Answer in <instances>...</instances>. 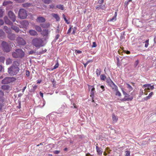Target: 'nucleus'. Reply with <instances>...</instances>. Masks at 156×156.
Masks as SVG:
<instances>
[{"label": "nucleus", "instance_id": "f257e3e1", "mask_svg": "<svg viewBox=\"0 0 156 156\" xmlns=\"http://www.w3.org/2000/svg\"><path fill=\"white\" fill-rule=\"evenodd\" d=\"M19 63L17 61L13 62L12 65L8 69V72L9 75L13 76L16 75L19 72Z\"/></svg>", "mask_w": 156, "mask_h": 156}, {"label": "nucleus", "instance_id": "f03ea898", "mask_svg": "<svg viewBox=\"0 0 156 156\" xmlns=\"http://www.w3.org/2000/svg\"><path fill=\"white\" fill-rule=\"evenodd\" d=\"M25 52L20 48H18L15 50V51L12 52V56L14 58H22L24 57Z\"/></svg>", "mask_w": 156, "mask_h": 156}, {"label": "nucleus", "instance_id": "7ed1b4c3", "mask_svg": "<svg viewBox=\"0 0 156 156\" xmlns=\"http://www.w3.org/2000/svg\"><path fill=\"white\" fill-rule=\"evenodd\" d=\"M43 41L40 38H35L32 41V44L34 46L37 48H40L43 46Z\"/></svg>", "mask_w": 156, "mask_h": 156}, {"label": "nucleus", "instance_id": "20e7f679", "mask_svg": "<svg viewBox=\"0 0 156 156\" xmlns=\"http://www.w3.org/2000/svg\"><path fill=\"white\" fill-rule=\"evenodd\" d=\"M18 16L20 19H24L27 16V12L24 9H20L19 12Z\"/></svg>", "mask_w": 156, "mask_h": 156}, {"label": "nucleus", "instance_id": "39448f33", "mask_svg": "<svg viewBox=\"0 0 156 156\" xmlns=\"http://www.w3.org/2000/svg\"><path fill=\"white\" fill-rule=\"evenodd\" d=\"M2 50L4 51L9 52L11 50V48L7 42L3 41L2 43Z\"/></svg>", "mask_w": 156, "mask_h": 156}, {"label": "nucleus", "instance_id": "423d86ee", "mask_svg": "<svg viewBox=\"0 0 156 156\" xmlns=\"http://www.w3.org/2000/svg\"><path fill=\"white\" fill-rule=\"evenodd\" d=\"M16 80V79L15 77H5L2 80V84L9 83L14 81Z\"/></svg>", "mask_w": 156, "mask_h": 156}, {"label": "nucleus", "instance_id": "0eeeda50", "mask_svg": "<svg viewBox=\"0 0 156 156\" xmlns=\"http://www.w3.org/2000/svg\"><path fill=\"white\" fill-rule=\"evenodd\" d=\"M16 41L18 44L20 45H24L26 43L25 40L21 37H17Z\"/></svg>", "mask_w": 156, "mask_h": 156}, {"label": "nucleus", "instance_id": "6e6552de", "mask_svg": "<svg viewBox=\"0 0 156 156\" xmlns=\"http://www.w3.org/2000/svg\"><path fill=\"white\" fill-rule=\"evenodd\" d=\"M8 16L10 19L13 22H15L16 19V16L12 11H9L8 12Z\"/></svg>", "mask_w": 156, "mask_h": 156}, {"label": "nucleus", "instance_id": "1a4fd4ad", "mask_svg": "<svg viewBox=\"0 0 156 156\" xmlns=\"http://www.w3.org/2000/svg\"><path fill=\"white\" fill-rule=\"evenodd\" d=\"M123 94L124 95V97L123 99V100L131 101L133 99V98L132 96L130 97V95H129L126 92L124 91L123 90Z\"/></svg>", "mask_w": 156, "mask_h": 156}, {"label": "nucleus", "instance_id": "9d476101", "mask_svg": "<svg viewBox=\"0 0 156 156\" xmlns=\"http://www.w3.org/2000/svg\"><path fill=\"white\" fill-rule=\"evenodd\" d=\"M150 83L144 84L143 85V87L145 88V92L144 93L145 94H146V95L147 94V92H150L149 90H150Z\"/></svg>", "mask_w": 156, "mask_h": 156}, {"label": "nucleus", "instance_id": "9b49d317", "mask_svg": "<svg viewBox=\"0 0 156 156\" xmlns=\"http://www.w3.org/2000/svg\"><path fill=\"white\" fill-rule=\"evenodd\" d=\"M41 34L43 37H48L49 34V31L48 29H43L41 33Z\"/></svg>", "mask_w": 156, "mask_h": 156}, {"label": "nucleus", "instance_id": "f8f14e48", "mask_svg": "<svg viewBox=\"0 0 156 156\" xmlns=\"http://www.w3.org/2000/svg\"><path fill=\"white\" fill-rule=\"evenodd\" d=\"M7 37L11 40H15L16 37L15 34L12 33V32L10 33L9 34L7 35Z\"/></svg>", "mask_w": 156, "mask_h": 156}, {"label": "nucleus", "instance_id": "ddd939ff", "mask_svg": "<svg viewBox=\"0 0 156 156\" xmlns=\"http://www.w3.org/2000/svg\"><path fill=\"white\" fill-rule=\"evenodd\" d=\"M4 20L5 21V23L6 24H9V25H10L12 26V24H13L12 22H11V21L9 20L7 16H5V17H4Z\"/></svg>", "mask_w": 156, "mask_h": 156}, {"label": "nucleus", "instance_id": "4468645a", "mask_svg": "<svg viewBox=\"0 0 156 156\" xmlns=\"http://www.w3.org/2000/svg\"><path fill=\"white\" fill-rule=\"evenodd\" d=\"M21 24L22 26V27L26 28L28 26L29 23L27 21L24 20L21 22Z\"/></svg>", "mask_w": 156, "mask_h": 156}, {"label": "nucleus", "instance_id": "2eb2a0df", "mask_svg": "<svg viewBox=\"0 0 156 156\" xmlns=\"http://www.w3.org/2000/svg\"><path fill=\"white\" fill-rule=\"evenodd\" d=\"M96 151L98 155H102L103 153V150L101 148H99L98 146H96Z\"/></svg>", "mask_w": 156, "mask_h": 156}, {"label": "nucleus", "instance_id": "dca6fc26", "mask_svg": "<svg viewBox=\"0 0 156 156\" xmlns=\"http://www.w3.org/2000/svg\"><path fill=\"white\" fill-rule=\"evenodd\" d=\"M29 33L31 36H37L38 34L36 30H30L29 31Z\"/></svg>", "mask_w": 156, "mask_h": 156}, {"label": "nucleus", "instance_id": "f3484780", "mask_svg": "<svg viewBox=\"0 0 156 156\" xmlns=\"http://www.w3.org/2000/svg\"><path fill=\"white\" fill-rule=\"evenodd\" d=\"M49 23H45L41 24L40 26L41 27L43 28H47L50 27Z\"/></svg>", "mask_w": 156, "mask_h": 156}, {"label": "nucleus", "instance_id": "a211bd4d", "mask_svg": "<svg viewBox=\"0 0 156 156\" xmlns=\"http://www.w3.org/2000/svg\"><path fill=\"white\" fill-rule=\"evenodd\" d=\"M96 9L98 10H100V9H103V10H104L106 9L104 5H97L96 6Z\"/></svg>", "mask_w": 156, "mask_h": 156}, {"label": "nucleus", "instance_id": "6ab92c4d", "mask_svg": "<svg viewBox=\"0 0 156 156\" xmlns=\"http://www.w3.org/2000/svg\"><path fill=\"white\" fill-rule=\"evenodd\" d=\"M4 30L6 32L8 35L10 33L12 32V30L10 28H8L7 26H5L4 27Z\"/></svg>", "mask_w": 156, "mask_h": 156}, {"label": "nucleus", "instance_id": "aec40b11", "mask_svg": "<svg viewBox=\"0 0 156 156\" xmlns=\"http://www.w3.org/2000/svg\"><path fill=\"white\" fill-rule=\"evenodd\" d=\"M11 28L15 30V32L16 33H18L20 30L19 27L16 26H13V25L11 26Z\"/></svg>", "mask_w": 156, "mask_h": 156}, {"label": "nucleus", "instance_id": "412c9836", "mask_svg": "<svg viewBox=\"0 0 156 156\" xmlns=\"http://www.w3.org/2000/svg\"><path fill=\"white\" fill-rule=\"evenodd\" d=\"M52 16L55 18L56 21H59L60 20V18L58 16V15L57 14H56V13H52L51 14Z\"/></svg>", "mask_w": 156, "mask_h": 156}, {"label": "nucleus", "instance_id": "4be33fe9", "mask_svg": "<svg viewBox=\"0 0 156 156\" xmlns=\"http://www.w3.org/2000/svg\"><path fill=\"white\" fill-rule=\"evenodd\" d=\"M37 21L39 22H44L46 20L43 17H38L37 19Z\"/></svg>", "mask_w": 156, "mask_h": 156}, {"label": "nucleus", "instance_id": "5701e85b", "mask_svg": "<svg viewBox=\"0 0 156 156\" xmlns=\"http://www.w3.org/2000/svg\"><path fill=\"white\" fill-rule=\"evenodd\" d=\"M125 84L126 85V88L128 89V92H131V91L133 90V88L128 83H126Z\"/></svg>", "mask_w": 156, "mask_h": 156}, {"label": "nucleus", "instance_id": "b1692460", "mask_svg": "<svg viewBox=\"0 0 156 156\" xmlns=\"http://www.w3.org/2000/svg\"><path fill=\"white\" fill-rule=\"evenodd\" d=\"M34 27L35 29H36L37 31L39 32H41L42 30L40 26L36 25L34 26Z\"/></svg>", "mask_w": 156, "mask_h": 156}, {"label": "nucleus", "instance_id": "393cba45", "mask_svg": "<svg viewBox=\"0 0 156 156\" xmlns=\"http://www.w3.org/2000/svg\"><path fill=\"white\" fill-rule=\"evenodd\" d=\"M95 90V88L93 87L91 90L90 96L92 98L94 97V91Z\"/></svg>", "mask_w": 156, "mask_h": 156}, {"label": "nucleus", "instance_id": "a878e982", "mask_svg": "<svg viewBox=\"0 0 156 156\" xmlns=\"http://www.w3.org/2000/svg\"><path fill=\"white\" fill-rule=\"evenodd\" d=\"M101 70L100 68L97 69L96 71V73L97 76H99L101 74Z\"/></svg>", "mask_w": 156, "mask_h": 156}, {"label": "nucleus", "instance_id": "bb28decb", "mask_svg": "<svg viewBox=\"0 0 156 156\" xmlns=\"http://www.w3.org/2000/svg\"><path fill=\"white\" fill-rule=\"evenodd\" d=\"M111 87L114 91H115V90H117V86L113 82H112Z\"/></svg>", "mask_w": 156, "mask_h": 156}, {"label": "nucleus", "instance_id": "cd10ccee", "mask_svg": "<svg viewBox=\"0 0 156 156\" xmlns=\"http://www.w3.org/2000/svg\"><path fill=\"white\" fill-rule=\"evenodd\" d=\"M12 59L10 58H8L6 59V64L7 65H8L12 63Z\"/></svg>", "mask_w": 156, "mask_h": 156}, {"label": "nucleus", "instance_id": "c85d7f7f", "mask_svg": "<svg viewBox=\"0 0 156 156\" xmlns=\"http://www.w3.org/2000/svg\"><path fill=\"white\" fill-rule=\"evenodd\" d=\"M31 4L29 3H26L22 4L23 7L26 8H27V7H29V6H31Z\"/></svg>", "mask_w": 156, "mask_h": 156}, {"label": "nucleus", "instance_id": "c756f323", "mask_svg": "<svg viewBox=\"0 0 156 156\" xmlns=\"http://www.w3.org/2000/svg\"><path fill=\"white\" fill-rule=\"evenodd\" d=\"M107 83L109 85L110 87H111L112 86V84L113 82L112 80L110 79H108L107 81Z\"/></svg>", "mask_w": 156, "mask_h": 156}, {"label": "nucleus", "instance_id": "7c9ffc66", "mask_svg": "<svg viewBox=\"0 0 156 156\" xmlns=\"http://www.w3.org/2000/svg\"><path fill=\"white\" fill-rule=\"evenodd\" d=\"M115 92H116L115 94L117 96H119V97H120L121 96V95H122L121 94V93H120V92L119 91L118 89V87L117 86V90H115Z\"/></svg>", "mask_w": 156, "mask_h": 156}, {"label": "nucleus", "instance_id": "2f4dec72", "mask_svg": "<svg viewBox=\"0 0 156 156\" xmlns=\"http://www.w3.org/2000/svg\"><path fill=\"white\" fill-rule=\"evenodd\" d=\"M57 8L61 9V10H63L64 9V7L63 5H56Z\"/></svg>", "mask_w": 156, "mask_h": 156}, {"label": "nucleus", "instance_id": "473e14b6", "mask_svg": "<svg viewBox=\"0 0 156 156\" xmlns=\"http://www.w3.org/2000/svg\"><path fill=\"white\" fill-rule=\"evenodd\" d=\"M112 119L114 122H116L118 120V118L116 117L114 114H113L112 115Z\"/></svg>", "mask_w": 156, "mask_h": 156}, {"label": "nucleus", "instance_id": "72a5a7b5", "mask_svg": "<svg viewBox=\"0 0 156 156\" xmlns=\"http://www.w3.org/2000/svg\"><path fill=\"white\" fill-rule=\"evenodd\" d=\"M100 79L102 80H105L106 78V77L104 74H101L100 76Z\"/></svg>", "mask_w": 156, "mask_h": 156}, {"label": "nucleus", "instance_id": "f704fd0d", "mask_svg": "<svg viewBox=\"0 0 156 156\" xmlns=\"http://www.w3.org/2000/svg\"><path fill=\"white\" fill-rule=\"evenodd\" d=\"M9 88V86L8 85H3L2 86V89L4 90H8Z\"/></svg>", "mask_w": 156, "mask_h": 156}, {"label": "nucleus", "instance_id": "c9c22d12", "mask_svg": "<svg viewBox=\"0 0 156 156\" xmlns=\"http://www.w3.org/2000/svg\"><path fill=\"white\" fill-rule=\"evenodd\" d=\"M5 36V33L2 30L0 29V37H4Z\"/></svg>", "mask_w": 156, "mask_h": 156}, {"label": "nucleus", "instance_id": "e433bc0d", "mask_svg": "<svg viewBox=\"0 0 156 156\" xmlns=\"http://www.w3.org/2000/svg\"><path fill=\"white\" fill-rule=\"evenodd\" d=\"M5 60V58L4 57H0V62L4 63Z\"/></svg>", "mask_w": 156, "mask_h": 156}, {"label": "nucleus", "instance_id": "4c0bfd02", "mask_svg": "<svg viewBox=\"0 0 156 156\" xmlns=\"http://www.w3.org/2000/svg\"><path fill=\"white\" fill-rule=\"evenodd\" d=\"M125 152L126 153L125 156H130L131 152L129 151H126Z\"/></svg>", "mask_w": 156, "mask_h": 156}, {"label": "nucleus", "instance_id": "58836bf2", "mask_svg": "<svg viewBox=\"0 0 156 156\" xmlns=\"http://www.w3.org/2000/svg\"><path fill=\"white\" fill-rule=\"evenodd\" d=\"M44 3L47 4H49L50 3L51 1L50 0H42Z\"/></svg>", "mask_w": 156, "mask_h": 156}, {"label": "nucleus", "instance_id": "ea45409f", "mask_svg": "<svg viewBox=\"0 0 156 156\" xmlns=\"http://www.w3.org/2000/svg\"><path fill=\"white\" fill-rule=\"evenodd\" d=\"M116 18L115 16L112 18L111 19H110V20H108V21H109V22H111V21H116Z\"/></svg>", "mask_w": 156, "mask_h": 156}, {"label": "nucleus", "instance_id": "a19ab883", "mask_svg": "<svg viewBox=\"0 0 156 156\" xmlns=\"http://www.w3.org/2000/svg\"><path fill=\"white\" fill-rule=\"evenodd\" d=\"M4 11L2 9H0V17H2Z\"/></svg>", "mask_w": 156, "mask_h": 156}, {"label": "nucleus", "instance_id": "79ce46f5", "mask_svg": "<svg viewBox=\"0 0 156 156\" xmlns=\"http://www.w3.org/2000/svg\"><path fill=\"white\" fill-rule=\"evenodd\" d=\"M51 81L53 84V85H55L56 84V81L54 79H51Z\"/></svg>", "mask_w": 156, "mask_h": 156}, {"label": "nucleus", "instance_id": "37998d69", "mask_svg": "<svg viewBox=\"0 0 156 156\" xmlns=\"http://www.w3.org/2000/svg\"><path fill=\"white\" fill-rule=\"evenodd\" d=\"M149 39H148V40H146V41H145V46L146 47H148V44H149Z\"/></svg>", "mask_w": 156, "mask_h": 156}, {"label": "nucleus", "instance_id": "c03bdc74", "mask_svg": "<svg viewBox=\"0 0 156 156\" xmlns=\"http://www.w3.org/2000/svg\"><path fill=\"white\" fill-rule=\"evenodd\" d=\"M4 95V93L1 90H0V98H2Z\"/></svg>", "mask_w": 156, "mask_h": 156}, {"label": "nucleus", "instance_id": "a18cd8bd", "mask_svg": "<svg viewBox=\"0 0 156 156\" xmlns=\"http://www.w3.org/2000/svg\"><path fill=\"white\" fill-rule=\"evenodd\" d=\"M139 63V61L138 60H136V61H135L134 63V66L135 67L137 66V65H138V64Z\"/></svg>", "mask_w": 156, "mask_h": 156}, {"label": "nucleus", "instance_id": "49530a36", "mask_svg": "<svg viewBox=\"0 0 156 156\" xmlns=\"http://www.w3.org/2000/svg\"><path fill=\"white\" fill-rule=\"evenodd\" d=\"M60 152V151L58 150H55L53 152V153L54 154H59Z\"/></svg>", "mask_w": 156, "mask_h": 156}, {"label": "nucleus", "instance_id": "de8ad7c7", "mask_svg": "<svg viewBox=\"0 0 156 156\" xmlns=\"http://www.w3.org/2000/svg\"><path fill=\"white\" fill-rule=\"evenodd\" d=\"M97 46V44L95 42H93V44L92 45V47L93 48L94 47H96Z\"/></svg>", "mask_w": 156, "mask_h": 156}, {"label": "nucleus", "instance_id": "09e8293b", "mask_svg": "<svg viewBox=\"0 0 156 156\" xmlns=\"http://www.w3.org/2000/svg\"><path fill=\"white\" fill-rule=\"evenodd\" d=\"M58 66H59V64H58V62H57L55 64V66H54V69H56V68H58Z\"/></svg>", "mask_w": 156, "mask_h": 156}, {"label": "nucleus", "instance_id": "8fccbe9b", "mask_svg": "<svg viewBox=\"0 0 156 156\" xmlns=\"http://www.w3.org/2000/svg\"><path fill=\"white\" fill-rule=\"evenodd\" d=\"M26 75L27 76H29L30 74V72L29 71L26 70Z\"/></svg>", "mask_w": 156, "mask_h": 156}, {"label": "nucleus", "instance_id": "3c124183", "mask_svg": "<svg viewBox=\"0 0 156 156\" xmlns=\"http://www.w3.org/2000/svg\"><path fill=\"white\" fill-rule=\"evenodd\" d=\"M37 88V86L35 85H33V88L34 91V90H36Z\"/></svg>", "mask_w": 156, "mask_h": 156}, {"label": "nucleus", "instance_id": "603ef678", "mask_svg": "<svg viewBox=\"0 0 156 156\" xmlns=\"http://www.w3.org/2000/svg\"><path fill=\"white\" fill-rule=\"evenodd\" d=\"M35 52L34 51L31 50L29 52V55H32V54H34Z\"/></svg>", "mask_w": 156, "mask_h": 156}, {"label": "nucleus", "instance_id": "864d4df0", "mask_svg": "<svg viewBox=\"0 0 156 156\" xmlns=\"http://www.w3.org/2000/svg\"><path fill=\"white\" fill-rule=\"evenodd\" d=\"M62 16L64 19V20H65V21H66V22H67L68 20L65 15L64 14H62Z\"/></svg>", "mask_w": 156, "mask_h": 156}, {"label": "nucleus", "instance_id": "5fc2aeb1", "mask_svg": "<svg viewBox=\"0 0 156 156\" xmlns=\"http://www.w3.org/2000/svg\"><path fill=\"white\" fill-rule=\"evenodd\" d=\"M9 2H4L3 3V5H4V6H5V5H8V4H9Z\"/></svg>", "mask_w": 156, "mask_h": 156}, {"label": "nucleus", "instance_id": "6e6d98bb", "mask_svg": "<svg viewBox=\"0 0 156 156\" xmlns=\"http://www.w3.org/2000/svg\"><path fill=\"white\" fill-rule=\"evenodd\" d=\"M4 24V22L2 20H0V25H3Z\"/></svg>", "mask_w": 156, "mask_h": 156}, {"label": "nucleus", "instance_id": "4d7b16f0", "mask_svg": "<svg viewBox=\"0 0 156 156\" xmlns=\"http://www.w3.org/2000/svg\"><path fill=\"white\" fill-rule=\"evenodd\" d=\"M14 0L16 1V2H20H20H24L25 0Z\"/></svg>", "mask_w": 156, "mask_h": 156}, {"label": "nucleus", "instance_id": "13d9d810", "mask_svg": "<svg viewBox=\"0 0 156 156\" xmlns=\"http://www.w3.org/2000/svg\"><path fill=\"white\" fill-rule=\"evenodd\" d=\"M153 94V92H151L150 93H149V94L148 95V96H149V99L152 96Z\"/></svg>", "mask_w": 156, "mask_h": 156}, {"label": "nucleus", "instance_id": "bf43d9fd", "mask_svg": "<svg viewBox=\"0 0 156 156\" xmlns=\"http://www.w3.org/2000/svg\"><path fill=\"white\" fill-rule=\"evenodd\" d=\"M49 6L50 8H54L55 7L54 5H50Z\"/></svg>", "mask_w": 156, "mask_h": 156}, {"label": "nucleus", "instance_id": "052dcab7", "mask_svg": "<svg viewBox=\"0 0 156 156\" xmlns=\"http://www.w3.org/2000/svg\"><path fill=\"white\" fill-rule=\"evenodd\" d=\"M144 99L145 100H147L149 99L150 98L149 97V95L148 96H146V97L144 98Z\"/></svg>", "mask_w": 156, "mask_h": 156}, {"label": "nucleus", "instance_id": "680f3d73", "mask_svg": "<svg viewBox=\"0 0 156 156\" xmlns=\"http://www.w3.org/2000/svg\"><path fill=\"white\" fill-rule=\"evenodd\" d=\"M75 51V52H77V53H78V54H80V53H82V51H80V50H76Z\"/></svg>", "mask_w": 156, "mask_h": 156}, {"label": "nucleus", "instance_id": "e2e57ef3", "mask_svg": "<svg viewBox=\"0 0 156 156\" xmlns=\"http://www.w3.org/2000/svg\"><path fill=\"white\" fill-rule=\"evenodd\" d=\"M40 95L42 98L43 97V94L41 91L40 92Z\"/></svg>", "mask_w": 156, "mask_h": 156}, {"label": "nucleus", "instance_id": "0e129e2a", "mask_svg": "<svg viewBox=\"0 0 156 156\" xmlns=\"http://www.w3.org/2000/svg\"><path fill=\"white\" fill-rule=\"evenodd\" d=\"M150 89H151V90H153V89H154V85H151V84H150Z\"/></svg>", "mask_w": 156, "mask_h": 156}, {"label": "nucleus", "instance_id": "69168bd1", "mask_svg": "<svg viewBox=\"0 0 156 156\" xmlns=\"http://www.w3.org/2000/svg\"><path fill=\"white\" fill-rule=\"evenodd\" d=\"M101 88L102 89L103 91L105 90V87L103 85H101Z\"/></svg>", "mask_w": 156, "mask_h": 156}, {"label": "nucleus", "instance_id": "338daca9", "mask_svg": "<svg viewBox=\"0 0 156 156\" xmlns=\"http://www.w3.org/2000/svg\"><path fill=\"white\" fill-rule=\"evenodd\" d=\"M59 34H57L55 36V39H58V38H59Z\"/></svg>", "mask_w": 156, "mask_h": 156}, {"label": "nucleus", "instance_id": "774afa93", "mask_svg": "<svg viewBox=\"0 0 156 156\" xmlns=\"http://www.w3.org/2000/svg\"><path fill=\"white\" fill-rule=\"evenodd\" d=\"M92 61H93L92 60H89L88 61H87V64H88V63H89V62H92Z\"/></svg>", "mask_w": 156, "mask_h": 156}]
</instances>
